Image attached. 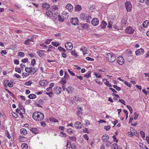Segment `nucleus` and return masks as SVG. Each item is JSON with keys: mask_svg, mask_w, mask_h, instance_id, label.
<instances>
[{"mask_svg": "<svg viewBox=\"0 0 149 149\" xmlns=\"http://www.w3.org/2000/svg\"><path fill=\"white\" fill-rule=\"evenodd\" d=\"M33 118L37 121H41L44 118V114L40 112H35L33 114Z\"/></svg>", "mask_w": 149, "mask_h": 149, "instance_id": "obj_1", "label": "nucleus"}, {"mask_svg": "<svg viewBox=\"0 0 149 149\" xmlns=\"http://www.w3.org/2000/svg\"><path fill=\"white\" fill-rule=\"evenodd\" d=\"M80 17L82 20H86L88 23H90V21L91 19V16L86 14L85 13H81L80 15Z\"/></svg>", "mask_w": 149, "mask_h": 149, "instance_id": "obj_2", "label": "nucleus"}, {"mask_svg": "<svg viewBox=\"0 0 149 149\" xmlns=\"http://www.w3.org/2000/svg\"><path fill=\"white\" fill-rule=\"evenodd\" d=\"M106 57L108 61L111 62H112L116 60V57L115 55L112 53H107L105 54Z\"/></svg>", "mask_w": 149, "mask_h": 149, "instance_id": "obj_3", "label": "nucleus"}, {"mask_svg": "<svg viewBox=\"0 0 149 149\" xmlns=\"http://www.w3.org/2000/svg\"><path fill=\"white\" fill-rule=\"evenodd\" d=\"M68 13L65 11L63 12L62 13V17L60 15L58 16V20L60 21L63 22L65 18H66L68 16Z\"/></svg>", "mask_w": 149, "mask_h": 149, "instance_id": "obj_4", "label": "nucleus"}, {"mask_svg": "<svg viewBox=\"0 0 149 149\" xmlns=\"http://www.w3.org/2000/svg\"><path fill=\"white\" fill-rule=\"evenodd\" d=\"M69 77L68 74L65 71V72L64 77L61 79V80L60 81L61 83L62 84H65L66 83V80Z\"/></svg>", "mask_w": 149, "mask_h": 149, "instance_id": "obj_5", "label": "nucleus"}, {"mask_svg": "<svg viewBox=\"0 0 149 149\" xmlns=\"http://www.w3.org/2000/svg\"><path fill=\"white\" fill-rule=\"evenodd\" d=\"M125 6L127 12L130 11L131 10L132 5L131 3L129 1H127L125 3Z\"/></svg>", "mask_w": 149, "mask_h": 149, "instance_id": "obj_6", "label": "nucleus"}, {"mask_svg": "<svg viewBox=\"0 0 149 149\" xmlns=\"http://www.w3.org/2000/svg\"><path fill=\"white\" fill-rule=\"evenodd\" d=\"M65 47L68 50H71L73 48V45L70 42H66L65 45Z\"/></svg>", "mask_w": 149, "mask_h": 149, "instance_id": "obj_7", "label": "nucleus"}, {"mask_svg": "<svg viewBox=\"0 0 149 149\" xmlns=\"http://www.w3.org/2000/svg\"><path fill=\"white\" fill-rule=\"evenodd\" d=\"M125 31L127 33L132 34L134 33V30L133 29L132 27L129 26L126 28Z\"/></svg>", "mask_w": 149, "mask_h": 149, "instance_id": "obj_8", "label": "nucleus"}, {"mask_svg": "<svg viewBox=\"0 0 149 149\" xmlns=\"http://www.w3.org/2000/svg\"><path fill=\"white\" fill-rule=\"evenodd\" d=\"M117 62L120 65H122L124 63L123 58L121 56H119L117 59Z\"/></svg>", "mask_w": 149, "mask_h": 149, "instance_id": "obj_9", "label": "nucleus"}, {"mask_svg": "<svg viewBox=\"0 0 149 149\" xmlns=\"http://www.w3.org/2000/svg\"><path fill=\"white\" fill-rule=\"evenodd\" d=\"M54 92L57 95L60 94L61 92V87L57 86L54 87Z\"/></svg>", "mask_w": 149, "mask_h": 149, "instance_id": "obj_10", "label": "nucleus"}, {"mask_svg": "<svg viewBox=\"0 0 149 149\" xmlns=\"http://www.w3.org/2000/svg\"><path fill=\"white\" fill-rule=\"evenodd\" d=\"M70 22L73 25H76L78 24V19L77 17L72 18L70 19Z\"/></svg>", "mask_w": 149, "mask_h": 149, "instance_id": "obj_11", "label": "nucleus"}, {"mask_svg": "<svg viewBox=\"0 0 149 149\" xmlns=\"http://www.w3.org/2000/svg\"><path fill=\"white\" fill-rule=\"evenodd\" d=\"M99 23V19L97 18H94L91 21V24L93 26H97Z\"/></svg>", "mask_w": 149, "mask_h": 149, "instance_id": "obj_12", "label": "nucleus"}, {"mask_svg": "<svg viewBox=\"0 0 149 149\" xmlns=\"http://www.w3.org/2000/svg\"><path fill=\"white\" fill-rule=\"evenodd\" d=\"M144 52L143 49L141 48L140 49L137 50L135 52V54L136 55H139L141 54H143Z\"/></svg>", "mask_w": 149, "mask_h": 149, "instance_id": "obj_13", "label": "nucleus"}, {"mask_svg": "<svg viewBox=\"0 0 149 149\" xmlns=\"http://www.w3.org/2000/svg\"><path fill=\"white\" fill-rule=\"evenodd\" d=\"M74 126L77 129H80L82 127V125L81 123L77 121L74 124Z\"/></svg>", "mask_w": 149, "mask_h": 149, "instance_id": "obj_14", "label": "nucleus"}, {"mask_svg": "<svg viewBox=\"0 0 149 149\" xmlns=\"http://www.w3.org/2000/svg\"><path fill=\"white\" fill-rule=\"evenodd\" d=\"M109 138V136L106 134L104 135L102 137V140L104 142L107 141Z\"/></svg>", "mask_w": 149, "mask_h": 149, "instance_id": "obj_15", "label": "nucleus"}, {"mask_svg": "<svg viewBox=\"0 0 149 149\" xmlns=\"http://www.w3.org/2000/svg\"><path fill=\"white\" fill-rule=\"evenodd\" d=\"M48 83V81L46 80H42L40 81L39 82V84L41 86H44L47 85Z\"/></svg>", "mask_w": 149, "mask_h": 149, "instance_id": "obj_16", "label": "nucleus"}, {"mask_svg": "<svg viewBox=\"0 0 149 149\" xmlns=\"http://www.w3.org/2000/svg\"><path fill=\"white\" fill-rule=\"evenodd\" d=\"M42 7L43 9L45 10L49 8V5L46 3H44L42 4Z\"/></svg>", "mask_w": 149, "mask_h": 149, "instance_id": "obj_17", "label": "nucleus"}, {"mask_svg": "<svg viewBox=\"0 0 149 149\" xmlns=\"http://www.w3.org/2000/svg\"><path fill=\"white\" fill-rule=\"evenodd\" d=\"M32 38H29L27 40L25 41V43L26 45H29L31 44V42H33Z\"/></svg>", "mask_w": 149, "mask_h": 149, "instance_id": "obj_18", "label": "nucleus"}, {"mask_svg": "<svg viewBox=\"0 0 149 149\" xmlns=\"http://www.w3.org/2000/svg\"><path fill=\"white\" fill-rule=\"evenodd\" d=\"M81 100V98L78 97H74L73 98V101L75 103H76V102H79Z\"/></svg>", "mask_w": 149, "mask_h": 149, "instance_id": "obj_19", "label": "nucleus"}, {"mask_svg": "<svg viewBox=\"0 0 149 149\" xmlns=\"http://www.w3.org/2000/svg\"><path fill=\"white\" fill-rule=\"evenodd\" d=\"M107 25V24L106 22L104 21H103L102 22L101 24L100 25V26L101 28L104 29L106 27V26Z\"/></svg>", "mask_w": 149, "mask_h": 149, "instance_id": "obj_20", "label": "nucleus"}, {"mask_svg": "<svg viewBox=\"0 0 149 149\" xmlns=\"http://www.w3.org/2000/svg\"><path fill=\"white\" fill-rule=\"evenodd\" d=\"M54 86V84L53 83H51L49 85V87L48 88H47L46 89V91L47 92L51 91H52V88Z\"/></svg>", "mask_w": 149, "mask_h": 149, "instance_id": "obj_21", "label": "nucleus"}, {"mask_svg": "<svg viewBox=\"0 0 149 149\" xmlns=\"http://www.w3.org/2000/svg\"><path fill=\"white\" fill-rule=\"evenodd\" d=\"M66 8L69 10L71 11L73 7L71 4L69 3L66 6Z\"/></svg>", "mask_w": 149, "mask_h": 149, "instance_id": "obj_22", "label": "nucleus"}, {"mask_svg": "<svg viewBox=\"0 0 149 149\" xmlns=\"http://www.w3.org/2000/svg\"><path fill=\"white\" fill-rule=\"evenodd\" d=\"M31 131L35 134H37L38 132V130L36 128H31L30 129Z\"/></svg>", "mask_w": 149, "mask_h": 149, "instance_id": "obj_23", "label": "nucleus"}, {"mask_svg": "<svg viewBox=\"0 0 149 149\" xmlns=\"http://www.w3.org/2000/svg\"><path fill=\"white\" fill-rule=\"evenodd\" d=\"M20 132L21 134H22L23 135H25L27 134V131L26 129L24 128H22L20 130Z\"/></svg>", "mask_w": 149, "mask_h": 149, "instance_id": "obj_24", "label": "nucleus"}, {"mask_svg": "<svg viewBox=\"0 0 149 149\" xmlns=\"http://www.w3.org/2000/svg\"><path fill=\"white\" fill-rule=\"evenodd\" d=\"M75 10L76 11H79L81 9V7L79 5H77L75 6Z\"/></svg>", "mask_w": 149, "mask_h": 149, "instance_id": "obj_25", "label": "nucleus"}, {"mask_svg": "<svg viewBox=\"0 0 149 149\" xmlns=\"http://www.w3.org/2000/svg\"><path fill=\"white\" fill-rule=\"evenodd\" d=\"M19 110L21 111V112H23V113H24L25 112V110L24 107L23 106L21 105L20 104H19Z\"/></svg>", "mask_w": 149, "mask_h": 149, "instance_id": "obj_26", "label": "nucleus"}, {"mask_svg": "<svg viewBox=\"0 0 149 149\" xmlns=\"http://www.w3.org/2000/svg\"><path fill=\"white\" fill-rule=\"evenodd\" d=\"M46 14L49 17H52V16L53 13L51 11L47 10L46 11Z\"/></svg>", "mask_w": 149, "mask_h": 149, "instance_id": "obj_27", "label": "nucleus"}, {"mask_svg": "<svg viewBox=\"0 0 149 149\" xmlns=\"http://www.w3.org/2000/svg\"><path fill=\"white\" fill-rule=\"evenodd\" d=\"M73 88L72 86H69L68 87L66 90L68 93H69L70 92H72L73 90Z\"/></svg>", "mask_w": 149, "mask_h": 149, "instance_id": "obj_28", "label": "nucleus"}, {"mask_svg": "<svg viewBox=\"0 0 149 149\" xmlns=\"http://www.w3.org/2000/svg\"><path fill=\"white\" fill-rule=\"evenodd\" d=\"M71 53L72 55L75 57H77L78 56L75 50H73L72 51H71Z\"/></svg>", "mask_w": 149, "mask_h": 149, "instance_id": "obj_29", "label": "nucleus"}, {"mask_svg": "<svg viewBox=\"0 0 149 149\" xmlns=\"http://www.w3.org/2000/svg\"><path fill=\"white\" fill-rule=\"evenodd\" d=\"M91 72L88 71L84 75V77L87 78H89L91 77Z\"/></svg>", "mask_w": 149, "mask_h": 149, "instance_id": "obj_30", "label": "nucleus"}, {"mask_svg": "<svg viewBox=\"0 0 149 149\" xmlns=\"http://www.w3.org/2000/svg\"><path fill=\"white\" fill-rule=\"evenodd\" d=\"M111 149H118V146L116 143H113L112 145Z\"/></svg>", "mask_w": 149, "mask_h": 149, "instance_id": "obj_31", "label": "nucleus"}, {"mask_svg": "<svg viewBox=\"0 0 149 149\" xmlns=\"http://www.w3.org/2000/svg\"><path fill=\"white\" fill-rule=\"evenodd\" d=\"M148 21H144L143 24L142 25L143 26L144 28H146L147 26L148 25Z\"/></svg>", "mask_w": 149, "mask_h": 149, "instance_id": "obj_32", "label": "nucleus"}, {"mask_svg": "<svg viewBox=\"0 0 149 149\" xmlns=\"http://www.w3.org/2000/svg\"><path fill=\"white\" fill-rule=\"evenodd\" d=\"M58 49L60 51L63 52H65L66 51L65 49L63 48L61 46H59L58 47Z\"/></svg>", "mask_w": 149, "mask_h": 149, "instance_id": "obj_33", "label": "nucleus"}, {"mask_svg": "<svg viewBox=\"0 0 149 149\" xmlns=\"http://www.w3.org/2000/svg\"><path fill=\"white\" fill-rule=\"evenodd\" d=\"M36 95L33 94H30L28 96L29 98L31 99H35L36 98Z\"/></svg>", "mask_w": 149, "mask_h": 149, "instance_id": "obj_34", "label": "nucleus"}, {"mask_svg": "<svg viewBox=\"0 0 149 149\" xmlns=\"http://www.w3.org/2000/svg\"><path fill=\"white\" fill-rule=\"evenodd\" d=\"M25 71L27 72L31 73L32 72V70L31 68L26 67L25 69Z\"/></svg>", "mask_w": 149, "mask_h": 149, "instance_id": "obj_35", "label": "nucleus"}, {"mask_svg": "<svg viewBox=\"0 0 149 149\" xmlns=\"http://www.w3.org/2000/svg\"><path fill=\"white\" fill-rule=\"evenodd\" d=\"M69 139L73 141H76L77 137L76 136H70L69 137Z\"/></svg>", "mask_w": 149, "mask_h": 149, "instance_id": "obj_36", "label": "nucleus"}, {"mask_svg": "<svg viewBox=\"0 0 149 149\" xmlns=\"http://www.w3.org/2000/svg\"><path fill=\"white\" fill-rule=\"evenodd\" d=\"M9 80L8 79L5 80L4 82V86L5 87H7L8 86V81Z\"/></svg>", "mask_w": 149, "mask_h": 149, "instance_id": "obj_37", "label": "nucleus"}, {"mask_svg": "<svg viewBox=\"0 0 149 149\" xmlns=\"http://www.w3.org/2000/svg\"><path fill=\"white\" fill-rule=\"evenodd\" d=\"M50 121L51 122H58V120L56 119L55 118L53 117H51L49 118Z\"/></svg>", "mask_w": 149, "mask_h": 149, "instance_id": "obj_38", "label": "nucleus"}, {"mask_svg": "<svg viewBox=\"0 0 149 149\" xmlns=\"http://www.w3.org/2000/svg\"><path fill=\"white\" fill-rule=\"evenodd\" d=\"M126 20L124 19H123L122 21L121 25L122 26H124L126 24Z\"/></svg>", "mask_w": 149, "mask_h": 149, "instance_id": "obj_39", "label": "nucleus"}, {"mask_svg": "<svg viewBox=\"0 0 149 149\" xmlns=\"http://www.w3.org/2000/svg\"><path fill=\"white\" fill-rule=\"evenodd\" d=\"M113 88H115L116 90L118 91H120L121 90L120 88V87H118L117 85H113Z\"/></svg>", "mask_w": 149, "mask_h": 149, "instance_id": "obj_40", "label": "nucleus"}, {"mask_svg": "<svg viewBox=\"0 0 149 149\" xmlns=\"http://www.w3.org/2000/svg\"><path fill=\"white\" fill-rule=\"evenodd\" d=\"M81 26L83 29H86L88 27V25L86 23L81 24Z\"/></svg>", "mask_w": 149, "mask_h": 149, "instance_id": "obj_41", "label": "nucleus"}, {"mask_svg": "<svg viewBox=\"0 0 149 149\" xmlns=\"http://www.w3.org/2000/svg\"><path fill=\"white\" fill-rule=\"evenodd\" d=\"M71 149H76V146L75 144H72L70 145Z\"/></svg>", "mask_w": 149, "mask_h": 149, "instance_id": "obj_42", "label": "nucleus"}, {"mask_svg": "<svg viewBox=\"0 0 149 149\" xmlns=\"http://www.w3.org/2000/svg\"><path fill=\"white\" fill-rule=\"evenodd\" d=\"M52 44L55 47H57L60 45V44L58 42H52Z\"/></svg>", "mask_w": 149, "mask_h": 149, "instance_id": "obj_43", "label": "nucleus"}, {"mask_svg": "<svg viewBox=\"0 0 149 149\" xmlns=\"http://www.w3.org/2000/svg\"><path fill=\"white\" fill-rule=\"evenodd\" d=\"M36 64V60L34 59H33L31 61V65L32 66H34Z\"/></svg>", "mask_w": 149, "mask_h": 149, "instance_id": "obj_44", "label": "nucleus"}, {"mask_svg": "<svg viewBox=\"0 0 149 149\" xmlns=\"http://www.w3.org/2000/svg\"><path fill=\"white\" fill-rule=\"evenodd\" d=\"M46 94L48 95L50 97H52L53 96V93L52 91H50L49 93H46Z\"/></svg>", "mask_w": 149, "mask_h": 149, "instance_id": "obj_45", "label": "nucleus"}, {"mask_svg": "<svg viewBox=\"0 0 149 149\" xmlns=\"http://www.w3.org/2000/svg\"><path fill=\"white\" fill-rule=\"evenodd\" d=\"M26 139V138L24 136H20L19 140L21 142H23L24 140Z\"/></svg>", "mask_w": 149, "mask_h": 149, "instance_id": "obj_46", "label": "nucleus"}, {"mask_svg": "<svg viewBox=\"0 0 149 149\" xmlns=\"http://www.w3.org/2000/svg\"><path fill=\"white\" fill-rule=\"evenodd\" d=\"M6 135L8 138L9 139H10L11 138V136L10 135V134L9 132L7 130H6Z\"/></svg>", "mask_w": 149, "mask_h": 149, "instance_id": "obj_47", "label": "nucleus"}, {"mask_svg": "<svg viewBox=\"0 0 149 149\" xmlns=\"http://www.w3.org/2000/svg\"><path fill=\"white\" fill-rule=\"evenodd\" d=\"M24 53L20 52L18 53V55L19 56H20L22 57H23L24 56Z\"/></svg>", "mask_w": 149, "mask_h": 149, "instance_id": "obj_48", "label": "nucleus"}, {"mask_svg": "<svg viewBox=\"0 0 149 149\" xmlns=\"http://www.w3.org/2000/svg\"><path fill=\"white\" fill-rule=\"evenodd\" d=\"M94 75L97 78H101L102 77L101 75L99 73H94Z\"/></svg>", "mask_w": 149, "mask_h": 149, "instance_id": "obj_49", "label": "nucleus"}, {"mask_svg": "<svg viewBox=\"0 0 149 149\" xmlns=\"http://www.w3.org/2000/svg\"><path fill=\"white\" fill-rule=\"evenodd\" d=\"M60 136L63 137H66L65 134L63 132H61Z\"/></svg>", "mask_w": 149, "mask_h": 149, "instance_id": "obj_50", "label": "nucleus"}, {"mask_svg": "<svg viewBox=\"0 0 149 149\" xmlns=\"http://www.w3.org/2000/svg\"><path fill=\"white\" fill-rule=\"evenodd\" d=\"M32 83V82L31 81H29L28 82H26L24 84V85H26V86H30L31 85Z\"/></svg>", "mask_w": 149, "mask_h": 149, "instance_id": "obj_51", "label": "nucleus"}, {"mask_svg": "<svg viewBox=\"0 0 149 149\" xmlns=\"http://www.w3.org/2000/svg\"><path fill=\"white\" fill-rule=\"evenodd\" d=\"M127 108L129 110L130 113L132 114V109L131 107L129 105H127Z\"/></svg>", "mask_w": 149, "mask_h": 149, "instance_id": "obj_52", "label": "nucleus"}, {"mask_svg": "<svg viewBox=\"0 0 149 149\" xmlns=\"http://www.w3.org/2000/svg\"><path fill=\"white\" fill-rule=\"evenodd\" d=\"M31 69L32 70V72L33 74H34L37 71L36 69L34 68L31 67Z\"/></svg>", "mask_w": 149, "mask_h": 149, "instance_id": "obj_53", "label": "nucleus"}, {"mask_svg": "<svg viewBox=\"0 0 149 149\" xmlns=\"http://www.w3.org/2000/svg\"><path fill=\"white\" fill-rule=\"evenodd\" d=\"M15 71L16 72H17L19 73H21V70L19 68H15Z\"/></svg>", "mask_w": 149, "mask_h": 149, "instance_id": "obj_54", "label": "nucleus"}, {"mask_svg": "<svg viewBox=\"0 0 149 149\" xmlns=\"http://www.w3.org/2000/svg\"><path fill=\"white\" fill-rule=\"evenodd\" d=\"M80 50L81 51L83 52L84 54L85 53H84V52H85V51H86L85 47L84 46L81 47L80 49Z\"/></svg>", "mask_w": 149, "mask_h": 149, "instance_id": "obj_55", "label": "nucleus"}, {"mask_svg": "<svg viewBox=\"0 0 149 149\" xmlns=\"http://www.w3.org/2000/svg\"><path fill=\"white\" fill-rule=\"evenodd\" d=\"M8 86L10 87H12L13 86V82L12 81H8Z\"/></svg>", "mask_w": 149, "mask_h": 149, "instance_id": "obj_56", "label": "nucleus"}, {"mask_svg": "<svg viewBox=\"0 0 149 149\" xmlns=\"http://www.w3.org/2000/svg\"><path fill=\"white\" fill-rule=\"evenodd\" d=\"M110 128L111 127L109 125L105 126L104 127V129L107 131L109 130Z\"/></svg>", "mask_w": 149, "mask_h": 149, "instance_id": "obj_57", "label": "nucleus"}, {"mask_svg": "<svg viewBox=\"0 0 149 149\" xmlns=\"http://www.w3.org/2000/svg\"><path fill=\"white\" fill-rule=\"evenodd\" d=\"M140 134L142 137L143 138L145 137V134L142 131H141L140 132Z\"/></svg>", "mask_w": 149, "mask_h": 149, "instance_id": "obj_58", "label": "nucleus"}, {"mask_svg": "<svg viewBox=\"0 0 149 149\" xmlns=\"http://www.w3.org/2000/svg\"><path fill=\"white\" fill-rule=\"evenodd\" d=\"M84 138L87 141H88L89 140V137L88 136L87 134H85L83 136Z\"/></svg>", "mask_w": 149, "mask_h": 149, "instance_id": "obj_59", "label": "nucleus"}, {"mask_svg": "<svg viewBox=\"0 0 149 149\" xmlns=\"http://www.w3.org/2000/svg\"><path fill=\"white\" fill-rule=\"evenodd\" d=\"M134 116H135V117L134 118V120H136L137 118V117L138 116V114L136 112H135L134 113Z\"/></svg>", "mask_w": 149, "mask_h": 149, "instance_id": "obj_60", "label": "nucleus"}, {"mask_svg": "<svg viewBox=\"0 0 149 149\" xmlns=\"http://www.w3.org/2000/svg\"><path fill=\"white\" fill-rule=\"evenodd\" d=\"M112 23L111 22H109V24L107 26V27L110 28L112 27Z\"/></svg>", "mask_w": 149, "mask_h": 149, "instance_id": "obj_61", "label": "nucleus"}, {"mask_svg": "<svg viewBox=\"0 0 149 149\" xmlns=\"http://www.w3.org/2000/svg\"><path fill=\"white\" fill-rule=\"evenodd\" d=\"M67 131L69 134H70L72 132V130L71 128H69L67 129Z\"/></svg>", "mask_w": 149, "mask_h": 149, "instance_id": "obj_62", "label": "nucleus"}, {"mask_svg": "<svg viewBox=\"0 0 149 149\" xmlns=\"http://www.w3.org/2000/svg\"><path fill=\"white\" fill-rule=\"evenodd\" d=\"M14 76L20 79L21 78V76L17 73L15 74L14 75Z\"/></svg>", "mask_w": 149, "mask_h": 149, "instance_id": "obj_63", "label": "nucleus"}, {"mask_svg": "<svg viewBox=\"0 0 149 149\" xmlns=\"http://www.w3.org/2000/svg\"><path fill=\"white\" fill-rule=\"evenodd\" d=\"M1 54L6 55L7 54V52H6V50H3L1 52Z\"/></svg>", "mask_w": 149, "mask_h": 149, "instance_id": "obj_64", "label": "nucleus"}]
</instances>
